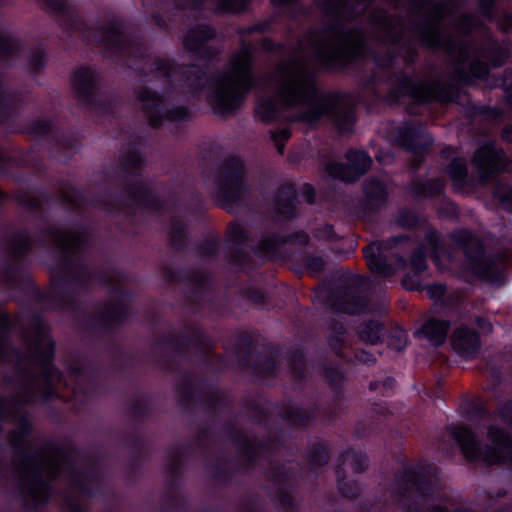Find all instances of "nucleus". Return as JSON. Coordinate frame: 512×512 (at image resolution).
<instances>
[{
    "instance_id": "nucleus-1",
    "label": "nucleus",
    "mask_w": 512,
    "mask_h": 512,
    "mask_svg": "<svg viewBox=\"0 0 512 512\" xmlns=\"http://www.w3.org/2000/svg\"><path fill=\"white\" fill-rule=\"evenodd\" d=\"M269 95L264 96L256 107V117L269 122L284 107L296 108L295 120L309 125L324 116H331L342 132H349L354 122L350 107L336 102L332 96H319L305 66L291 60L281 63L266 86Z\"/></svg>"
},
{
    "instance_id": "nucleus-2",
    "label": "nucleus",
    "mask_w": 512,
    "mask_h": 512,
    "mask_svg": "<svg viewBox=\"0 0 512 512\" xmlns=\"http://www.w3.org/2000/svg\"><path fill=\"white\" fill-rule=\"evenodd\" d=\"M250 63L251 50L244 46L231 59L228 68L211 81L209 99L215 113H230L240 106L255 84Z\"/></svg>"
},
{
    "instance_id": "nucleus-3",
    "label": "nucleus",
    "mask_w": 512,
    "mask_h": 512,
    "mask_svg": "<svg viewBox=\"0 0 512 512\" xmlns=\"http://www.w3.org/2000/svg\"><path fill=\"white\" fill-rule=\"evenodd\" d=\"M310 45L315 55L327 62L345 61L364 53L366 38L361 31H347L333 27L311 36Z\"/></svg>"
},
{
    "instance_id": "nucleus-4",
    "label": "nucleus",
    "mask_w": 512,
    "mask_h": 512,
    "mask_svg": "<svg viewBox=\"0 0 512 512\" xmlns=\"http://www.w3.org/2000/svg\"><path fill=\"white\" fill-rule=\"evenodd\" d=\"M451 435L458 441L466 458L483 460L488 464L512 462V440L494 426L488 428V438L492 446L482 447L473 432L460 426L449 427Z\"/></svg>"
},
{
    "instance_id": "nucleus-5",
    "label": "nucleus",
    "mask_w": 512,
    "mask_h": 512,
    "mask_svg": "<svg viewBox=\"0 0 512 512\" xmlns=\"http://www.w3.org/2000/svg\"><path fill=\"white\" fill-rule=\"evenodd\" d=\"M70 469L71 464L67 455L61 450H55L41 461L25 462L20 471L21 483L33 500L42 502L49 495L50 479Z\"/></svg>"
},
{
    "instance_id": "nucleus-6",
    "label": "nucleus",
    "mask_w": 512,
    "mask_h": 512,
    "mask_svg": "<svg viewBox=\"0 0 512 512\" xmlns=\"http://www.w3.org/2000/svg\"><path fill=\"white\" fill-rule=\"evenodd\" d=\"M53 356V341L44 327H39L35 340L31 348V358L40 368L41 382L45 385L44 394L49 395L50 386L56 382L63 383L64 386L76 390L79 380V372L75 369L69 371L66 376L60 375L58 371L49 364Z\"/></svg>"
},
{
    "instance_id": "nucleus-7",
    "label": "nucleus",
    "mask_w": 512,
    "mask_h": 512,
    "mask_svg": "<svg viewBox=\"0 0 512 512\" xmlns=\"http://www.w3.org/2000/svg\"><path fill=\"white\" fill-rule=\"evenodd\" d=\"M452 237L464 250L467 258L466 269L480 278H489L492 264L486 258L478 238L464 230L454 233Z\"/></svg>"
},
{
    "instance_id": "nucleus-8",
    "label": "nucleus",
    "mask_w": 512,
    "mask_h": 512,
    "mask_svg": "<svg viewBox=\"0 0 512 512\" xmlns=\"http://www.w3.org/2000/svg\"><path fill=\"white\" fill-rule=\"evenodd\" d=\"M142 107L145 110L151 125L157 126L164 122L184 120L188 112L183 107L168 109L163 98L155 92L145 89L139 96Z\"/></svg>"
},
{
    "instance_id": "nucleus-9",
    "label": "nucleus",
    "mask_w": 512,
    "mask_h": 512,
    "mask_svg": "<svg viewBox=\"0 0 512 512\" xmlns=\"http://www.w3.org/2000/svg\"><path fill=\"white\" fill-rule=\"evenodd\" d=\"M347 165L330 163L327 166L328 173L337 179L347 182L356 180L366 172L371 165V158L363 151H349L346 154Z\"/></svg>"
},
{
    "instance_id": "nucleus-10",
    "label": "nucleus",
    "mask_w": 512,
    "mask_h": 512,
    "mask_svg": "<svg viewBox=\"0 0 512 512\" xmlns=\"http://www.w3.org/2000/svg\"><path fill=\"white\" fill-rule=\"evenodd\" d=\"M473 164L481 179L486 180L494 172L504 168V153L492 144H485L475 152Z\"/></svg>"
},
{
    "instance_id": "nucleus-11",
    "label": "nucleus",
    "mask_w": 512,
    "mask_h": 512,
    "mask_svg": "<svg viewBox=\"0 0 512 512\" xmlns=\"http://www.w3.org/2000/svg\"><path fill=\"white\" fill-rule=\"evenodd\" d=\"M219 194L226 200H235L244 187L242 165L226 168L219 178Z\"/></svg>"
},
{
    "instance_id": "nucleus-12",
    "label": "nucleus",
    "mask_w": 512,
    "mask_h": 512,
    "mask_svg": "<svg viewBox=\"0 0 512 512\" xmlns=\"http://www.w3.org/2000/svg\"><path fill=\"white\" fill-rule=\"evenodd\" d=\"M374 37L382 42L397 43L401 38L403 31L402 24L386 15L384 12H378L373 18Z\"/></svg>"
},
{
    "instance_id": "nucleus-13",
    "label": "nucleus",
    "mask_w": 512,
    "mask_h": 512,
    "mask_svg": "<svg viewBox=\"0 0 512 512\" xmlns=\"http://www.w3.org/2000/svg\"><path fill=\"white\" fill-rule=\"evenodd\" d=\"M388 244L375 242L364 249V255L369 268L383 276L388 277L396 272V269L386 263L385 250Z\"/></svg>"
},
{
    "instance_id": "nucleus-14",
    "label": "nucleus",
    "mask_w": 512,
    "mask_h": 512,
    "mask_svg": "<svg viewBox=\"0 0 512 512\" xmlns=\"http://www.w3.org/2000/svg\"><path fill=\"white\" fill-rule=\"evenodd\" d=\"M400 93L418 101H430L437 97L436 86L430 81L416 82L411 79H405L402 82Z\"/></svg>"
},
{
    "instance_id": "nucleus-15",
    "label": "nucleus",
    "mask_w": 512,
    "mask_h": 512,
    "mask_svg": "<svg viewBox=\"0 0 512 512\" xmlns=\"http://www.w3.org/2000/svg\"><path fill=\"white\" fill-rule=\"evenodd\" d=\"M452 345L462 356L469 357L478 350L480 342L474 331L459 328L452 335Z\"/></svg>"
},
{
    "instance_id": "nucleus-16",
    "label": "nucleus",
    "mask_w": 512,
    "mask_h": 512,
    "mask_svg": "<svg viewBox=\"0 0 512 512\" xmlns=\"http://www.w3.org/2000/svg\"><path fill=\"white\" fill-rule=\"evenodd\" d=\"M97 75L88 68H80L75 71L72 85L75 94L79 98H88L95 90Z\"/></svg>"
},
{
    "instance_id": "nucleus-17",
    "label": "nucleus",
    "mask_w": 512,
    "mask_h": 512,
    "mask_svg": "<svg viewBox=\"0 0 512 512\" xmlns=\"http://www.w3.org/2000/svg\"><path fill=\"white\" fill-rule=\"evenodd\" d=\"M448 329L449 323L447 321L431 318L424 323L418 334L426 338L431 344L438 346L446 340Z\"/></svg>"
},
{
    "instance_id": "nucleus-18",
    "label": "nucleus",
    "mask_w": 512,
    "mask_h": 512,
    "mask_svg": "<svg viewBox=\"0 0 512 512\" xmlns=\"http://www.w3.org/2000/svg\"><path fill=\"white\" fill-rule=\"evenodd\" d=\"M410 267L414 272V275H407L403 279V286L408 290H415L420 285L419 274L422 273L427 267L422 249H419L413 254L410 260Z\"/></svg>"
},
{
    "instance_id": "nucleus-19",
    "label": "nucleus",
    "mask_w": 512,
    "mask_h": 512,
    "mask_svg": "<svg viewBox=\"0 0 512 512\" xmlns=\"http://www.w3.org/2000/svg\"><path fill=\"white\" fill-rule=\"evenodd\" d=\"M55 240L61 252L67 255L82 243V234L79 231H61L55 235Z\"/></svg>"
},
{
    "instance_id": "nucleus-20",
    "label": "nucleus",
    "mask_w": 512,
    "mask_h": 512,
    "mask_svg": "<svg viewBox=\"0 0 512 512\" xmlns=\"http://www.w3.org/2000/svg\"><path fill=\"white\" fill-rule=\"evenodd\" d=\"M214 31L208 26H198L197 28L189 31L185 38L186 45L193 50L198 49L200 44L197 42H204L213 37Z\"/></svg>"
},
{
    "instance_id": "nucleus-21",
    "label": "nucleus",
    "mask_w": 512,
    "mask_h": 512,
    "mask_svg": "<svg viewBox=\"0 0 512 512\" xmlns=\"http://www.w3.org/2000/svg\"><path fill=\"white\" fill-rule=\"evenodd\" d=\"M359 335L362 340L370 344H375L379 342L383 336V326L378 322L366 323L360 328Z\"/></svg>"
},
{
    "instance_id": "nucleus-22",
    "label": "nucleus",
    "mask_w": 512,
    "mask_h": 512,
    "mask_svg": "<svg viewBox=\"0 0 512 512\" xmlns=\"http://www.w3.org/2000/svg\"><path fill=\"white\" fill-rule=\"evenodd\" d=\"M448 173L455 183V185L461 186L465 183L467 176L466 161L463 158H456L448 167Z\"/></svg>"
},
{
    "instance_id": "nucleus-23",
    "label": "nucleus",
    "mask_w": 512,
    "mask_h": 512,
    "mask_svg": "<svg viewBox=\"0 0 512 512\" xmlns=\"http://www.w3.org/2000/svg\"><path fill=\"white\" fill-rule=\"evenodd\" d=\"M427 243L429 245V250L432 251L434 261L436 265H438L440 268H446V266L442 265V257L445 259H450V256L446 253H444L440 247V237L437 233L431 232L427 235Z\"/></svg>"
},
{
    "instance_id": "nucleus-24",
    "label": "nucleus",
    "mask_w": 512,
    "mask_h": 512,
    "mask_svg": "<svg viewBox=\"0 0 512 512\" xmlns=\"http://www.w3.org/2000/svg\"><path fill=\"white\" fill-rule=\"evenodd\" d=\"M365 193L367 197L375 201H383L387 191L385 185L380 181H372L366 184Z\"/></svg>"
},
{
    "instance_id": "nucleus-25",
    "label": "nucleus",
    "mask_w": 512,
    "mask_h": 512,
    "mask_svg": "<svg viewBox=\"0 0 512 512\" xmlns=\"http://www.w3.org/2000/svg\"><path fill=\"white\" fill-rule=\"evenodd\" d=\"M407 343V334L403 330H398L394 333V335L391 336V339L389 341V345L397 350L401 351L404 349Z\"/></svg>"
},
{
    "instance_id": "nucleus-26",
    "label": "nucleus",
    "mask_w": 512,
    "mask_h": 512,
    "mask_svg": "<svg viewBox=\"0 0 512 512\" xmlns=\"http://www.w3.org/2000/svg\"><path fill=\"white\" fill-rule=\"evenodd\" d=\"M290 137V131L287 128L277 130L272 133V139L279 153L283 152V142Z\"/></svg>"
},
{
    "instance_id": "nucleus-27",
    "label": "nucleus",
    "mask_w": 512,
    "mask_h": 512,
    "mask_svg": "<svg viewBox=\"0 0 512 512\" xmlns=\"http://www.w3.org/2000/svg\"><path fill=\"white\" fill-rule=\"evenodd\" d=\"M346 462L352 463L355 470L360 471L366 467L367 460L365 456L351 454L347 455Z\"/></svg>"
},
{
    "instance_id": "nucleus-28",
    "label": "nucleus",
    "mask_w": 512,
    "mask_h": 512,
    "mask_svg": "<svg viewBox=\"0 0 512 512\" xmlns=\"http://www.w3.org/2000/svg\"><path fill=\"white\" fill-rule=\"evenodd\" d=\"M426 292L431 299L440 300L445 294V287L440 284L429 285Z\"/></svg>"
},
{
    "instance_id": "nucleus-29",
    "label": "nucleus",
    "mask_w": 512,
    "mask_h": 512,
    "mask_svg": "<svg viewBox=\"0 0 512 512\" xmlns=\"http://www.w3.org/2000/svg\"><path fill=\"white\" fill-rule=\"evenodd\" d=\"M30 424L26 418H19V434L23 435L28 432ZM12 442L17 445L21 442V436L18 433L12 435Z\"/></svg>"
},
{
    "instance_id": "nucleus-30",
    "label": "nucleus",
    "mask_w": 512,
    "mask_h": 512,
    "mask_svg": "<svg viewBox=\"0 0 512 512\" xmlns=\"http://www.w3.org/2000/svg\"><path fill=\"white\" fill-rule=\"evenodd\" d=\"M231 237L235 242H242L246 239V232L243 226L241 225H233L230 228Z\"/></svg>"
},
{
    "instance_id": "nucleus-31",
    "label": "nucleus",
    "mask_w": 512,
    "mask_h": 512,
    "mask_svg": "<svg viewBox=\"0 0 512 512\" xmlns=\"http://www.w3.org/2000/svg\"><path fill=\"white\" fill-rule=\"evenodd\" d=\"M499 198L502 205L512 211V189L504 188L503 191H499Z\"/></svg>"
},
{
    "instance_id": "nucleus-32",
    "label": "nucleus",
    "mask_w": 512,
    "mask_h": 512,
    "mask_svg": "<svg viewBox=\"0 0 512 512\" xmlns=\"http://www.w3.org/2000/svg\"><path fill=\"white\" fill-rule=\"evenodd\" d=\"M337 309L349 314L360 313L363 311V307L356 302L353 304H340Z\"/></svg>"
},
{
    "instance_id": "nucleus-33",
    "label": "nucleus",
    "mask_w": 512,
    "mask_h": 512,
    "mask_svg": "<svg viewBox=\"0 0 512 512\" xmlns=\"http://www.w3.org/2000/svg\"><path fill=\"white\" fill-rule=\"evenodd\" d=\"M431 33H432L431 37L424 38V40L427 42V44L432 47L441 46L442 39H441L438 29L436 27H433Z\"/></svg>"
},
{
    "instance_id": "nucleus-34",
    "label": "nucleus",
    "mask_w": 512,
    "mask_h": 512,
    "mask_svg": "<svg viewBox=\"0 0 512 512\" xmlns=\"http://www.w3.org/2000/svg\"><path fill=\"white\" fill-rule=\"evenodd\" d=\"M472 73L479 78L484 77L487 73V66L482 62H477L473 65Z\"/></svg>"
},
{
    "instance_id": "nucleus-35",
    "label": "nucleus",
    "mask_w": 512,
    "mask_h": 512,
    "mask_svg": "<svg viewBox=\"0 0 512 512\" xmlns=\"http://www.w3.org/2000/svg\"><path fill=\"white\" fill-rule=\"evenodd\" d=\"M413 135L417 138V139H420L424 145H429L432 143V138L431 136L425 132V131H418L416 133H413Z\"/></svg>"
},
{
    "instance_id": "nucleus-36",
    "label": "nucleus",
    "mask_w": 512,
    "mask_h": 512,
    "mask_svg": "<svg viewBox=\"0 0 512 512\" xmlns=\"http://www.w3.org/2000/svg\"><path fill=\"white\" fill-rule=\"evenodd\" d=\"M222 8L227 11L236 12L241 8V6L235 3V0H225Z\"/></svg>"
},
{
    "instance_id": "nucleus-37",
    "label": "nucleus",
    "mask_w": 512,
    "mask_h": 512,
    "mask_svg": "<svg viewBox=\"0 0 512 512\" xmlns=\"http://www.w3.org/2000/svg\"><path fill=\"white\" fill-rule=\"evenodd\" d=\"M323 266V261L321 258H314L310 260L309 268L312 272H317Z\"/></svg>"
},
{
    "instance_id": "nucleus-38",
    "label": "nucleus",
    "mask_w": 512,
    "mask_h": 512,
    "mask_svg": "<svg viewBox=\"0 0 512 512\" xmlns=\"http://www.w3.org/2000/svg\"><path fill=\"white\" fill-rule=\"evenodd\" d=\"M430 512H452L447 505H437L431 508ZM453 512H469L467 510H454Z\"/></svg>"
},
{
    "instance_id": "nucleus-39",
    "label": "nucleus",
    "mask_w": 512,
    "mask_h": 512,
    "mask_svg": "<svg viewBox=\"0 0 512 512\" xmlns=\"http://www.w3.org/2000/svg\"><path fill=\"white\" fill-rule=\"evenodd\" d=\"M318 235L320 238L331 239L334 236V232L331 226H325L323 231Z\"/></svg>"
},
{
    "instance_id": "nucleus-40",
    "label": "nucleus",
    "mask_w": 512,
    "mask_h": 512,
    "mask_svg": "<svg viewBox=\"0 0 512 512\" xmlns=\"http://www.w3.org/2000/svg\"><path fill=\"white\" fill-rule=\"evenodd\" d=\"M392 155L390 153H387V154H377L376 155V159L382 163V164H389L391 161H392Z\"/></svg>"
},
{
    "instance_id": "nucleus-41",
    "label": "nucleus",
    "mask_w": 512,
    "mask_h": 512,
    "mask_svg": "<svg viewBox=\"0 0 512 512\" xmlns=\"http://www.w3.org/2000/svg\"><path fill=\"white\" fill-rule=\"evenodd\" d=\"M204 80L206 81L205 75H196L195 80H193L190 85L195 86V88L198 89Z\"/></svg>"
},
{
    "instance_id": "nucleus-42",
    "label": "nucleus",
    "mask_w": 512,
    "mask_h": 512,
    "mask_svg": "<svg viewBox=\"0 0 512 512\" xmlns=\"http://www.w3.org/2000/svg\"><path fill=\"white\" fill-rule=\"evenodd\" d=\"M510 410H512V407L505 408V410L501 412V417L506 422H512V416L509 415Z\"/></svg>"
},
{
    "instance_id": "nucleus-43",
    "label": "nucleus",
    "mask_w": 512,
    "mask_h": 512,
    "mask_svg": "<svg viewBox=\"0 0 512 512\" xmlns=\"http://www.w3.org/2000/svg\"><path fill=\"white\" fill-rule=\"evenodd\" d=\"M512 127H508L504 130V137L508 140V141H512Z\"/></svg>"
},
{
    "instance_id": "nucleus-44",
    "label": "nucleus",
    "mask_w": 512,
    "mask_h": 512,
    "mask_svg": "<svg viewBox=\"0 0 512 512\" xmlns=\"http://www.w3.org/2000/svg\"><path fill=\"white\" fill-rule=\"evenodd\" d=\"M479 326L481 327V329H483L484 331H490L491 327H490V324H486L485 326H482L481 324H479Z\"/></svg>"
},
{
    "instance_id": "nucleus-45",
    "label": "nucleus",
    "mask_w": 512,
    "mask_h": 512,
    "mask_svg": "<svg viewBox=\"0 0 512 512\" xmlns=\"http://www.w3.org/2000/svg\"><path fill=\"white\" fill-rule=\"evenodd\" d=\"M275 3L277 4H285V3H288L290 2L291 0H273Z\"/></svg>"
},
{
    "instance_id": "nucleus-46",
    "label": "nucleus",
    "mask_w": 512,
    "mask_h": 512,
    "mask_svg": "<svg viewBox=\"0 0 512 512\" xmlns=\"http://www.w3.org/2000/svg\"><path fill=\"white\" fill-rule=\"evenodd\" d=\"M408 148L411 149V150H414V149L417 148V146L414 145V144H409Z\"/></svg>"
},
{
    "instance_id": "nucleus-47",
    "label": "nucleus",
    "mask_w": 512,
    "mask_h": 512,
    "mask_svg": "<svg viewBox=\"0 0 512 512\" xmlns=\"http://www.w3.org/2000/svg\"><path fill=\"white\" fill-rule=\"evenodd\" d=\"M402 222V225H407L409 226L411 223H408V222H405L404 220L401 221Z\"/></svg>"
},
{
    "instance_id": "nucleus-48",
    "label": "nucleus",
    "mask_w": 512,
    "mask_h": 512,
    "mask_svg": "<svg viewBox=\"0 0 512 512\" xmlns=\"http://www.w3.org/2000/svg\"><path fill=\"white\" fill-rule=\"evenodd\" d=\"M399 265H400L401 267L404 265V262H403V260H402V259L399 261Z\"/></svg>"
},
{
    "instance_id": "nucleus-49",
    "label": "nucleus",
    "mask_w": 512,
    "mask_h": 512,
    "mask_svg": "<svg viewBox=\"0 0 512 512\" xmlns=\"http://www.w3.org/2000/svg\"><path fill=\"white\" fill-rule=\"evenodd\" d=\"M441 189V185L438 186V188L434 192H438Z\"/></svg>"
}]
</instances>
